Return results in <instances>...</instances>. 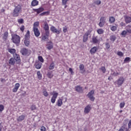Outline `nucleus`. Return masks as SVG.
I'll use <instances>...</instances> for the list:
<instances>
[{
    "label": "nucleus",
    "instance_id": "nucleus-1",
    "mask_svg": "<svg viewBox=\"0 0 131 131\" xmlns=\"http://www.w3.org/2000/svg\"><path fill=\"white\" fill-rule=\"evenodd\" d=\"M21 13H22V6L19 4H18L17 6H15L12 13V16L13 17H19Z\"/></svg>",
    "mask_w": 131,
    "mask_h": 131
},
{
    "label": "nucleus",
    "instance_id": "nucleus-2",
    "mask_svg": "<svg viewBox=\"0 0 131 131\" xmlns=\"http://www.w3.org/2000/svg\"><path fill=\"white\" fill-rule=\"evenodd\" d=\"M39 26V22L36 21L33 24V31L36 37H38L40 35V32L38 30V26Z\"/></svg>",
    "mask_w": 131,
    "mask_h": 131
},
{
    "label": "nucleus",
    "instance_id": "nucleus-3",
    "mask_svg": "<svg viewBox=\"0 0 131 131\" xmlns=\"http://www.w3.org/2000/svg\"><path fill=\"white\" fill-rule=\"evenodd\" d=\"M11 39L13 43H15V45H19L21 40V38L19 35H17V34H13L12 35Z\"/></svg>",
    "mask_w": 131,
    "mask_h": 131
},
{
    "label": "nucleus",
    "instance_id": "nucleus-4",
    "mask_svg": "<svg viewBox=\"0 0 131 131\" xmlns=\"http://www.w3.org/2000/svg\"><path fill=\"white\" fill-rule=\"evenodd\" d=\"M20 53H21V55H23V56H29V55L31 54V51L25 48H24L20 50Z\"/></svg>",
    "mask_w": 131,
    "mask_h": 131
},
{
    "label": "nucleus",
    "instance_id": "nucleus-5",
    "mask_svg": "<svg viewBox=\"0 0 131 131\" xmlns=\"http://www.w3.org/2000/svg\"><path fill=\"white\" fill-rule=\"evenodd\" d=\"M59 94L55 91H53L52 94V97L51 99V102L52 104H54L56 102V100H57V98H58V95Z\"/></svg>",
    "mask_w": 131,
    "mask_h": 131
},
{
    "label": "nucleus",
    "instance_id": "nucleus-6",
    "mask_svg": "<svg viewBox=\"0 0 131 131\" xmlns=\"http://www.w3.org/2000/svg\"><path fill=\"white\" fill-rule=\"evenodd\" d=\"M125 81V79L123 77H120L116 82L118 86H121L123 84V82Z\"/></svg>",
    "mask_w": 131,
    "mask_h": 131
},
{
    "label": "nucleus",
    "instance_id": "nucleus-7",
    "mask_svg": "<svg viewBox=\"0 0 131 131\" xmlns=\"http://www.w3.org/2000/svg\"><path fill=\"white\" fill-rule=\"evenodd\" d=\"M13 58L14 59L16 64H20L21 63V58L20 57V55L15 53L13 55Z\"/></svg>",
    "mask_w": 131,
    "mask_h": 131
},
{
    "label": "nucleus",
    "instance_id": "nucleus-8",
    "mask_svg": "<svg viewBox=\"0 0 131 131\" xmlns=\"http://www.w3.org/2000/svg\"><path fill=\"white\" fill-rule=\"evenodd\" d=\"M94 94H95V91L92 90L88 94V98H89L90 100H91V101H92L93 102L95 101V97H94Z\"/></svg>",
    "mask_w": 131,
    "mask_h": 131
},
{
    "label": "nucleus",
    "instance_id": "nucleus-9",
    "mask_svg": "<svg viewBox=\"0 0 131 131\" xmlns=\"http://www.w3.org/2000/svg\"><path fill=\"white\" fill-rule=\"evenodd\" d=\"M50 30L53 33H56L57 34H60L61 33V30L57 29L54 26H52L50 27Z\"/></svg>",
    "mask_w": 131,
    "mask_h": 131
},
{
    "label": "nucleus",
    "instance_id": "nucleus-10",
    "mask_svg": "<svg viewBox=\"0 0 131 131\" xmlns=\"http://www.w3.org/2000/svg\"><path fill=\"white\" fill-rule=\"evenodd\" d=\"M106 23V18L105 17H102L100 18V22L99 23V26L100 27H103L104 25H105V23Z\"/></svg>",
    "mask_w": 131,
    "mask_h": 131
},
{
    "label": "nucleus",
    "instance_id": "nucleus-11",
    "mask_svg": "<svg viewBox=\"0 0 131 131\" xmlns=\"http://www.w3.org/2000/svg\"><path fill=\"white\" fill-rule=\"evenodd\" d=\"M33 11L37 13V15H38V14H40L41 12H43V11H45V9L42 7H40L37 9H33Z\"/></svg>",
    "mask_w": 131,
    "mask_h": 131
},
{
    "label": "nucleus",
    "instance_id": "nucleus-12",
    "mask_svg": "<svg viewBox=\"0 0 131 131\" xmlns=\"http://www.w3.org/2000/svg\"><path fill=\"white\" fill-rule=\"evenodd\" d=\"M92 110V107L91 106V105H88L84 108V114H88V113H90V111Z\"/></svg>",
    "mask_w": 131,
    "mask_h": 131
},
{
    "label": "nucleus",
    "instance_id": "nucleus-13",
    "mask_svg": "<svg viewBox=\"0 0 131 131\" xmlns=\"http://www.w3.org/2000/svg\"><path fill=\"white\" fill-rule=\"evenodd\" d=\"M43 29L45 31V32L50 33V27L47 21L44 23Z\"/></svg>",
    "mask_w": 131,
    "mask_h": 131
},
{
    "label": "nucleus",
    "instance_id": "nucleus-14",
    "mask_svg": "<svg viewBox=\"0 0 131 131\" xmlns=\"http://www.w3.org/2000/svg\"><path fill=\"white\" fill-rule=\"evenodd\" d=\"M20 88V83H16L14 85V88L12 89L13 93H17L18 90Z\"/></svg>",
    "mask_w": 131,
    "mask_h": 131
},
{
    "label": "nucleus",
    "instance_id": "nucleus-15",
    "mask_svg": "<svg viewBox=\"0 0 131 131\" xmlns=\"http://www.w3.org/2000/svg\"><path fill=\"white\" fill-rule=\"evenodd\" d=\"M56 106L58 107H61L63 105V99L59 98L56 101Z\"/></svg>",
    "mask_w": 131,
    "mask_h": 131
},
{
    "label": "nucleus",
    "instance_id": "nucleus-16",
    "mask_svg": "<svg viewBox=\"0 0 131 131\" xmlns=\"http://www.w3.org/2000/svg\"><path fill=\"white\" fill-rule=\"evenodd\" d=\"M50 33L45 32V35L42 36V40H43V41H46L47 39H48Z\"/></svg>",
    "mask_w": 131,
    "mask_h": 131
},
{
    "label": "nucleus",
    "instance_id": "nucleus-17",
    "mask_svg": "<svg viewBox=\"0 0 131 131\" xmlns=\"http://www.w3.org/2000/svg\"><path fill=\"white\" fill-rule=\"evenodd\" d=\"M124 18L125 19V21L127 24L128 23H130L131 22V17L128 15L124 16Z\"/></svg>",
    "mask_w": 131,
    "mask_h": 131
},
{
    "label": "nucleus",
    "instance_id": "nucleus-18",
    "mask_svg": "<svg viewBox=\"0 0 131 131\" xmlns=\"http://www.w3.org/2000/svg\"><path fill=\"white\" fill-rule=\"evenodd\" d=\"M54 48V44L52 42H49L47 45V49L48 50H52Z\"/></svg>",
    "mask_w": 131,
    "mask_h": 131
},
{
    "label": "nucleus",
    "instance_id": "nucleus-19",
    "mask_svg": "<svg viewBox=\"0 0 131 131\" xmlns=\"http://www.w3.org/2000/svg\"><path fill=\"white\" fill-rule=\"evenodd\" d=\"M9 65L14 66L16 64V60L13 57H11L8 61Z\"/></svg>",
    "mask_w": 131,
    "mask_h": 131
},
{
    "label": "nucleus",
    "instance_id": "nucleus-20",
    "mask_svg": "<svg viewBox=\"0 0 131 131\" xmlns=\"http://www.w3.org/2000/svg\"><path fill=\"white\" fill-rule=\"evenodd\" d=\"M89 35H90V32H88L85 33L83 38V41L85 42L88 40V38H89Z\"/></svg>",
    "mask_w": 131,
    "mask_h": 131
},
{
    "label": "nucleus",
    "instance_id": "nucleus-21",
    "mask_svg": "<svg viewBox=\"0 0 131 131\" xmlns=\"http://www.w3.org/2000/svg\"><path fill=\"white\" fill-rule=\"evenodd\" d=\"M8 51L9 52V53H10L11 54V55H13V56H14V55H15V54L16 53V49H14V48H9L8 49Z\"/></svg>",
    "mask_w": 131,
    "mask_h": 131
},
{
    "label": "nucleus",
    "instance_id": "nucleus-22",
    "mask_svg": "<svg viewBox=\"0 0 131 131\" xmlns=\"http://www.w3.org/2000/svg\"><path fill=\"white\" fill-rule=\"evenodd\" d=\"M38 3L37 0H33L31 3V6L32 7H36V6H38Z\"/></svg>",
    "mask_w": 131,
    "mask_h": 131
},
{
    "label": "nucleus",
    "instance_id": "nucleus-23",
    "mask_svg": "<svg viewBox=\"0 0 131 131\" xmlns=\"http://www.w3.org/2000/svg\"><path fill=\"white\" fill-rule=\"evenodd\" d=\"M35 68H36V69H40V68H41V66H42V63H41V62H39V61L36 62L35 63Z\"/></svg>",
    "mask_w": 131,
    "mask_h": 131
},
{
    "label": "nucleus",
    "instance_id": "nucleus-24",
    "mask_svg": "<svg viewBox=\"0 0 131 131\" xmlns=\"http://www.w3.org/2000/svg\"><path fill=\"white\" fill-rule=\"evenodd\" d=\"M47 76L48 77V78H53L54 77V74H53V71H48L47 74Z\"/></svg>",
    "mask_w": 131,
    "mask_h": 131
},
{
    "label": "nucleus",
    "instance_id": "nucleus-25",
    "mask_svg": "<svg viewBox=\"0 0 131 131\" xmlns=\"http://www.w3.org/2000/svg\"><path fill=\"white\" fill-rule=\"evenodd\" d=\"M24 119H25V116L24 115H21L17 118V121L19 122L23 121Z\"/></svg>",
    "mask_w": 131,
    "mask_h": 131
},
{
    "label": "nucleus",
    "instance_id": "nucleus-26",
    "mask_svg": "<svg viewBox=\"0 0 131 131\" xmlns=\"http://www.w3.org/2000/svg\"><path fill=\"white\" fill-rule=\"evenodd\" d=\"M128 131V129L126 127V124H124L121 128L119 130V131Z\"/></svg>",
    "mask_w": 131,
    "mask_h": 131
},
{
    "label": "nucleus",
    "instance_id": "nucleus-27",
    "mask_svg": "<svg viewBox=\"0 0 131 131\" xmlns=\"http://www.w3.org/2000/svg\"><path fill=\"white\" fill-rule=\"evenodd\" d=\"M97 50H98V48H97L96 47H94L90 50L91 54H95V53L97 52Z\"/></svg>",
    "mask_w": 131,
    "mask_h": 131
},
{
    "label": "nucleus",
    "instance_id": "nucleus-28",
    "mask_svg": "<svg viewBox=\"0 0 131 131\" xmlns=\"http://www.w3.org/2000/svg\"><path fill=\"white\" fill-rule=\"evenodd\" d=\"M30 31L28 30L25 36V39H30Z\"/></svg>",
    "mask_w": 131,
    "mask_h": 131
},
{
    "label": "nucleus",
    "instance_id": "nucleus-29",
    "mask_svg": "<svg viewBox=\"0 0 131 131\" xmlns=\"http://www.w3.org/2000/svg\"><path fill=\"white\" fill-rule=\"evenodd\" d=\"M37 76L39 80H41L42 78V75L40 73V71H38L37 72Z\"/></svg>",
    "mask_w": 131,
    "mask_h": 131
},
{
    "label": "nucleus",
    "instance_id": "nucleus-30",
    "mask_svg": "<svg viewBox=\"0 0 131 131\" xmlns=\"http://www.w3.org/2000/svg\"><path fill=\"white\" fill-rule=\"evenodd\" d=\"M42 94L44 97H49V93L47 91V89H43L42 90Z\"/></svg>",
    "mask_w": 131,
    "mask_h": 131
},
{
    "label": "nucleus",
    "instance_id": "nucleus-31",
    "mask_svg": "<svg viewBox=\"0 0 131 131\" xmlns=\"http://www.w3.org/2000/svg\"><path fill=\"white\" fill-rule=\"evenodd\" d=\"M24 43L26 47H28L30 45V40L29 39H25Z\"/></svg>",
    "mask_w": 131,
    "mask_h": 131
},
{
    "label": "nucleus",
    "instance_id": "nucleus-32",
    "mask_svg": "<svg viewBox=\"0 0 131 131\" xmlns=\"http://www.w3.org/2000/svg\"><path fill=\"white\" fill-rule=\"evenodd\" d=\"M55 68V62H52L50 63L49 69V70H53V69Z\"/></svg>",
    "mask_w": 131,
    "mask_h": 131
},
{
    "label": "nucleus",
    "instance_id": "nucleus-33",
    "mask_svg": "<svg viewBox=\"0 0 131 131\" xmlns=\"http://www.w3.org/2000/svg\"><path fill=\"white\" fill-rule=\"evenodd\" d=\"M75 90L76 92L79 93L80 92H81V91H82V88L80 85H77L75 87Z\"/></svg>",
    "mask_w": 131,
    "mask_h": 131
},
{
    "label": "nucleus",
    "instance_id": "nucleus-34",
    "mask_svg": "<svg viewBox=\"0 0 131 131\" xmlns=\"http://www.w3.org/2000/svg\"><path fill=\"white\" fill-rule=\"evenodd\" d=\"M9 33L8 32H6L4 33L3 35V39L4 40H6V39H8V36Z\"/></svg>",
    "mask_w": 131,
    "mask_h": 131
},
{
    "label": "nucleus",
    "instance_id": "nucleus-35",
    "mask_svg": "<svg viewBox=\"0 0 131 131\" xmlns=\"http://www.w3.org/2000/svg\"><path fill=\"white\" fill-rule=\"evenodd\" d=\"M131 26L128 25L126 27L127 33H130L131 34Z\"/></svg>",
    "mask_w": 131,
    "mask_h": 131
},
{
    "label": "nucleus",
    "instance_id": "nucleus-36",
    "mask_svg": "<svg viewBox=\"0 0 131 131\" xmlns=\"http://www.w3.org/2000/svg\"><path fill=\"white\" fill-rule=\"evenodd\" d=\"M50 15V11L43 12L40 14V16H48Z\"/></svg>",
    "mask_w": 131,
    "mask_h": 131
},
{
    "label": "nucleus",
    "instance_id": "nucleus-37",
    "mask_svg": "<svg viewBox=\"0 0 131 131\" xmlns=\"http://www.w3.org/2000/svg\"><path fill=\"white\" fill-rule=\"evenodd\" d=\"M18 24H23L24 23V19L23 18H19L17 19Z\"/></svg>",
    "mask_w": 131,
    "mask_h": 131
},
{
    "label": "nucleus",
    "instance_id": "nucleus-38",
    "mask_svg": "<svg viewBox=\"0 0 131 131\" xmlns=\"http://www.w3.org/2000/svg\"><path fill=\"white\" fill-rule=\"evenodd\" d=\"M97 31L98 34H103L104 33V30L102 29H99Z\"/></svg>",
    "mask_w": 131,
    "mask_h": 131
},
{
    "label": "nucleus",
    "instance_id": "nucleus-39",
    "mask_svg": "<svg viewBox=\"0 0 131 131\" xmlns=\"http://www.w3.org/2000/svg\"><path fill=\"white\" fill-rule=\"evenodd\" d=\"M38 59L39 61H40V62H41V63H43L45 62V60L43 59V58H42V56H39L38 57Z\"/></svg>",
    "mask_w": 131,
    "mask_h": 131
},
{
    "label": "nucleus",
    "instance_id": "nucleus-40",
    "mask_svg": "<svg viewBox=\"0 0 131 131\" xmlns=\"http://www.w3.org/2000/svg\"><path fill=\"white\" fill-rule=\"evenodd\" d=\"M109 21L111 23H114L115 22V18L113 16H111L110 17Z\"/></svg>",
    "mask_w": 131,
    "mask_h": 131
},
{
    "label": "nucleus",
    "instance_id": "nucleus-41",
    "mask_svg": "<svg viewBox=\"0 0 131 131\" xmlns=\"http://www.w3.org/2000/svg\"><path fill=\"white\" fill-rule=\"evenodd\" d=\"M115 39H116V36L115 35H112L110 37V40H112V41H115Z\"/></svg>",
    "mask_w": 131,
    "mask_h": 131
},
{
    "label": "nucleus",
    "instance_id": "nucleus-42",
    "mask_svg": "<svg viewBox=\"0 0 131 131\" xmlns=\"http://www.w3.org/2000/svg\"><path fill=\"white\" fill-rule=\"evenodd\" d=\"M92 40L94 43H98V39H97V37H93L92 38Z\"/></svg>",
    "mask_w": 131,
    "mask_h": 131
},
{
    "label": "nucleus",
    "instance_id": "nucleus-43",
    "mask_svg": "<svg viewBox=\"0 0 131 131\" xmlns=\"http://www.w3.org/2000/svg\"><path fill=\"white\" fill-rule=\"evenodd\" d=\"M69 1V0H62V5L63 6H66L67 5V3Z\"/></svg>",
    "mask_w": 131,
    "mask_h": 131
},
{
    "label": "nucleus",
    "instance_id": "nucleus-44",
    "mask_svg": "<svg viewBox=\"0 0 131 131\" xmlns=\"http://www.w3.org/2000/svg\"><path fill=\"white\" fill-rule=\"evenodd\" d=\"M5 110V106L3 104H0V112H3Z\"/></svg>",
    "mask_w": 131,
    "mask_h": 131
},
{
    "label": "nucleus",
    "instance_id": "nucleus-45",
    "mask_svg": "<svg viewBox=\"0 0 131 131\" xmlns=\"http://www.w3.org/2000/svg\"><path fill=\"white\" fill-rule=\"evenodd\" d=\"M31 110L32 111H33V110H36V106L35 105L33 104L31 106Z\"/></svg>",
    "mask_w": 131,
    "mask_h": 131
},
{
    "label": "nucleus",
    "instance_id": "nucleus-46",
    "mask_svg": "<svg viewBox=\"0 0 131 131\" xmlns=\"http://www.w3.org/2000/svg\"><path fill=\"white\" fill-rule=\"evenodd\" d=\"M126 33H127V31L124 30L121 33V35H122L123 36H124V37H125V35H126Z\"/></svg>",
    "mask_w": 131,
    "mask_h": 131
},
{
    "label": "nucleus",
    "instance_id": "nucleus-47",
    "mask_svg": "<svg viewBox=\"0 0 131 131\" xmlns=\"http://www.w3.org/2000/svg\"><path fill=\"white\" fill-rule=\"evenodd\" d=\"M25 30V27L24 25H22L20 28V30L22 32H24V30Z\"/></svg>",
    "mask_w": 131,
    "mask_h": 131
},
{
    "label": "nucleus",
    "instance_id": "nucleus-48",
    "mask_svg": "<svg viewBox=\"0 0 131 131\" xmlns=\"http://www.w3.org/2000/svg\"><path fill=\"white\" fill-rule=\"evenodd\" d=\"M100 70L102 71L103 73H105V72H106V69L104 67H102Z\"/></svg>",
    "mask_w": 131,
    "mask_h": 131
},
{
    "label": "nucleus",
    "instance_id": "nucleus-49",
    "mask_svg": "<svg viewBox=\"0 0 131 131\" xmlns=\"http://www.w3.org/2000/svg\"><path fill=\"white\" fill-rule=\"evenodd\" d=\"M67 31H68V30L67 29V27L65 26V27L63 28V32L64 33H66V32H67Z\"/></svg>",
    "mask_w": 131,
    "mask_h": 131
},
{
    "label": "nucleus",
    "instance_id": "nucleus-50",
    "mask_svg": "<svg viewBox=\"0 0 131 131\" xmlns=\"http://www.w3.org/2000/svg\"><path fill=\"white\" fill-rule=\"evenodd\" d=\"M40 131H47V128L46 127L42 126H41V128L40 129Z\"/></svg>",
    "mask_w": 131,
    "mask_h": 131
},
{
    "label": "nucleus",
    "instance_id": "nucleus-51",
    "mask_svg": "<svg viewBox=\"0 0 131 131\" xmlns=\"http://www.w3.org/2000/svg\"><path fill=\"white\" fill-rule=\"evenodd\" d=\"M117 29V28L115 26H113L111 28V30L112 31H115Z\"/></svg>",
    "mask_w": 131,
    "mask_h": 131
},
{
    "label": "nucleus",
    "instance_id": "nucleus-52",
    "mask_svg": "<svg viewBox=\"0 0 131 131\" xmlns=\"http://www.w3.org/2000/svg\"><path fill=\"white\" fill-rule=\"evenodd\" d=\"M125 105V103L124 102H121L120 104V108H123Z\"/></svg>",
    "mask_w": 131,
    "mask_h": 131
},
{
    "label": "nucleus",
    "instance_id": "nucleus-53",
    "mask_svg": "<svg viewBox=\"0 0 131 131\" xmlns=\"http://www.w3.org/2000/svg\"><path fill=\"white\" fill-rule=\"evenodd\" d=\"M129 60H130V58L129 57H126L124 60V62H128V61H129Z\"/></svg>",
    "mask_w": 131,
    "mask_h": 131
},
{
    "label": "nucleus",
    "instance_id": "nucleus-54",
    "mask_svg": "<svg viewBox=\"0 0 131 131\" xmlns=\"http://www.w3.org/2000/svg\"><path fill=\"white\" fill-rule=\"evenodd\" d=\"M117 55L118 56H120L121 57H122V56H123V53L122 52L119 51L118 52Z\"/></svg>",
    "mask_w": 131,
    "mask_h": 131
},
{
    "label": "nucleus",
    "instance_id": "nucleus-55",
    "mask_svg": "<svg viewBox=\"0 0 131 131\" xmlns=\"http://www.w3.org/2000/svg\"><path fill=\"white\" fill-rule=\"evenodd\" d=\"M69 71H70V72H71L72 75L74 74V72H73V70L71 68H69Z\"/></svg>",
    "mask_w": 131,
    "mask_h": 131
},
{
    "label": "nucleus",
    "instance_id": "nucleus-56",
    "mask_svg": "<svg viewBox=\"0 0 131 131\" xmlns=\"http://www.w3.org/2000/svg\"><path fill=\"white\" fill-rule=\"evenodd\" d=\"M101 3H102V2H101V1H100V0H97V1L96 2V5H101Z\"/></svg>",
    "mask_w": 131,
    "mask_h": 131
},
{
    "label": "nucleus",
    "instance_id": "nucleus-57",
    "mask_svg": "<svg viewBox=\"0 0 131 131\" xmlns=\"http://www.w3.org/2000/svg\"><path fill=\"white\" fill-rule=\"evenodd\" d=\"M131 128V120L129 121L128 124V129Z\"/></svg>",
    "mask_w": 131,
    "mask_h": 131
},
{
    "label": "nucleus",
    "instance_id": "nucleus-58",
    "mask_svg": "<svg viewBox=\"0 0 131 131\" xmlns=\"http://www.w3.org/2000/svg\"><path fill=\"white\" fill-rule=\"evenodd\" d=\"M106 49H109L110 48V45L109 43H107L105 45Z\"/></svg>",
    "mask_w": 131,
    "mask_h": 131
},
{
    "label": "nucleus",
    "instance_id": "nucleus-59",
    "mask_svg": "<svg viewBox=\"0 0 131 131\" xmlns=\"http://www.w3.org/2000/svg\"><path fill=\"white\" fill-rule=\"evenodd\" d=\"M120 25L121 26H125V24L123 23V22H121Z\"/></svg>",
    "mask_w": 131,
    "mask_h": 131
},
{
    "label": "nucleus",
    "instance_id": "nucleus-60",
    "mask_svg": "<svg viewBox=\"0 0 131 131\" xmlns=\"http://www.w3.org/2000/svg\"><path fill=\"white\" fill-rule=\"evenodd\" d=\"M80 70H82V64H80L79 66Z\"/></svg>",
    "mask_w": 131,
    "mask_h": 131
},
{
    "label": "nucleus",
    "instance_id": "nucleus-61",
    "mask_svg": "<svg viewBox=\"0 0 131 131\" xmlns=\"http://www.w3.org/2000/svg\"><path fill=\"white\" fill-rule=\"evenodd\" d=\"M64 99L65 101H64V103H66V102H67V98H65Z\"/></svg>",
    "mask_w": 131,
    "mask_h": 131
},
{
    "label": "nucleus",
    "instance_id": "nucleus-62",
    "mask_svg": "<svg viewBox=\"0 0 131 131\" xmlns=\"http://www.w3.org/2000/svg\"><path fill=\"white\" fill-rule=\"evenodd\" d=\"M65 6H64V9H66V8H67V5H64Z\"/></svg>",
    "mask_w": 131,
    "mask_h": 131
},
{
    "label": "nucleus",
    "instance_id": "nucleus-63",
    "mask_svg": "<svg viewBox=\"0 0 131 131\" xmlns=\"http://www.w3.org/2000/svg\"><path fill=\"white\" fill-rule=\"evenodd\" d=\"M0 131H2V127H0Z\"/></svg>",
    "mask_w": 131,
    "mask_h": 131
},
{
    "label": "nucleus",
    "instance_id": "nucleus-64",
    "mask_svg": "<svg viewBox=\"0 0 131 131\" xmlns=\"http://www.w3.org/2000/svg\"><path fill=\"white\" fill-rule=\"evenodd\" d=\"M113 75H115V76L116 75H116H116V74L115 75V74L114 73V74H113Z\"/></svg>",
    "mask_w": 131,
    "mask_h": 131
}]
</instances>
